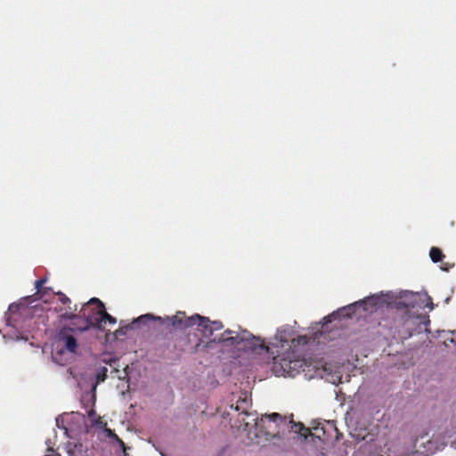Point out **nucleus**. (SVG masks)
Segmentation results:
<instances>
[{"label":"nucleus","mask_w":456,"mask_h":456,"mask_svg":"<svg viewBox=\"0 0 456 456\" xmlns=\"http://www.w3.org/2000/svg\"><path fill=\"white\" fill-rule=\"evenodd\" d=\"M391 307L395 309L393 324L395 333L404 340L414 332H420L422 325L426 327L429 323L428 316L419 311L425 308L433 310L434 305L427 293L405 291L398 300L391 304Z\"/></svg>","instance_id":"1"},{"label":"nucleus","mask_w":456,"mask_h":456,"mask_svg":"<svg viewBox=\"0 0 456 456\" xmlns=\"http://www.w3.org/2000/svg\"><path fill=\"white\" fill-rule=\"evenodd\" d=\"M259 426L265 430L266 435L271 437L279 436L281 430L289 429V431L300 435L306 439L312 436L310 428L304 426L301 422H295L293 419L287 420L286 417L273 412L262 416Z\"/></svg>","instance_id":"2"},{"label":"nucleus","mask_w":456,"mask_h":456,"mask_svg":"<svg viewBox=\"0 0 456 456\" xmlns=\"http://www.w3.org/2000/svg\"><path fill=\"white\" fill-rule=\"evenodd\" d=\"M105 306L103 303L97 297H92L87 303L84 304L81 307L80 314L82 317V323L77 325V323H72V325H76V329L78 331H86L90 328L96 329V322H93L94 315L98 312V310H104Z\"/></svg>","instance_id":"3"},{"label":"nucleus","mask_w":456,"mask_h":456,"mask_svg":"<svg viewBox=\"0 0 456 456\" xmlns=\"http://www.w3.org/2000/svg\"><path fill=\"white\" fill-rule=\"evenodd\" d=\"M250 340L254 341L251 344H252V346H254L256 347V346H258L260 348L265 347L264 346V342L259 338L254 337L252 334H250L247 330H243L240 333H236L235 331H233L232 330H226L217 338L218 343L224 344L225 346H239L242 342L250 341ZM213 341L216 342V339L214 338Z\"/></svg>","instance_id":"4"},{"label":"nucleus","mask_w":456,"mask_h":456,"mask_svg":"<svg viewBox=\"0 0 456 456\" xmlns=\"http://www.w3.org/2000/svg\"><path fill=\"white\" fill-rule=\"evenodd\" d=\"M275 339L281 344L282 347L285 346H289L295 361L298 357V346H305L308 343V338L306 336H297L294 338L293 330L289 327L279 329L275 334Z\"/></svg>","instance_id":"5"},{"label":"nucleus","mask_w":456,"mask_h":456,"mask_svg":"<svg viewBox=\"0 0 456 456\" xmlns=\"http://www.w3.org/2000/svg\"><path fill=\"white\" fill-rule=\"evenodd\" d=\"M74 327H63L58 334V341L61 343L64 348L69 353H76L78 347L77 338L72 334L73 331L77 330L76 325Z\"/></svg>","instance_id":"6"},{"label":"nucleus","mask_w":456,"mask_h":456,"mask_svg":"<svg viewBox=\"0 0 456 456\" xmlns=\"http://www.w3.org/2000/svg\"><path fill=\"white\" fill-rule=\"evenodd\" d=\"M198 314L191 316H186L183 312H177L173 316H167V321L175 328L181 330H186L190 327L195 326L197 322Z\"/></svg>","instance_id":"7"},{"label":"nucleus","mask_w":456,"mask_h":456,"mask_svg":"<svg viewBox=\"0 0 456 456\" xmlns=\"http://www.w3.org/2000/svg\"><path fill=\"white\" fill-rule=\"evenodd\" d=\"M94 316L95 317H93V322H96V329L98 330H103L107 323L115 324L117 322L116 318L109 314L105 309L103 312L101 309L98 310Z\"/></svg>","instance_id":"8"},{"label":"nucleus","mask_w":456,"mask_h":456,"mask_svg":"<svg viewBox=\"0 0 456 456\" xmlns=\"http://www.w3.org/2000/svg\"><path fill=\"white\" fill-rule=\"evenodd\" d=\"M196 319L197 322L195 325L197 326L198 331L200 332L204 338H210L214 334L210 320L208 317H204L200 314H198V318Z\"/></svg>","instance_id":"9"},{"label":"nucleus","mask_w":456,"mask_h":456,"mask_svg":"<svg viewBox=\"0 0 456 456\" xmlns=\"http://www.w3.org/2000/svg\"><path fill=\"white\" fill-rule=\"evenodd\" d=\"M248 402L247 398L240 399L237 401V404L235 406V410L240 411V415L241 419L239 420L240 424H244L246 427L249 426V422L247 421L246 418L251 416V413L248 412Z\"/></svg>","instance_id":"10"},{"label":"nucleus","mask_w":456,"mask_h":456,"mask_svg":"<svg viewBox=\"0 0 456 456\" xmlns=\"http://www.w3.org/2000/svg\"><path fill=\"white\" fill-rule=\"evenodd\" d=\"M150 320H161V317H154L152 314H150L141 315L132 324L126 325L125 327L118 329L116 331V334L117 335H126V330L128 329H132L134 325H136L139 323H146Z\"/></svg>","instance_id":"11"},{"label":"nucleus","mask_w":456,"mask_h":456,"mask_svg":"<svg viewBox=\"0 0 456 456\" xmlns=\"http://www.w3.org/2000/svg\"><path fill=\"white\" fill-rule=\"evenodd\" d=\"M381 302L382 298L379 296H370L362 300L360 304L363 305L365 310L372 311V309L379 306Z\"/></svg>","instance_id":"12"},{"label":"nucleus","mask_w":456,"mask_h":456,"mask_svg":"<svg viewBox=\"0 0 456 456\" xmlns=\"http://www.w3.org/2000/svg\"><path fill=\"white\" fill-rule=\"evenodd\" d=\"M103 431L105 432V434L107 435V436L110 439H113L115 440L118 445L120 446V448L123 450V453H124V456H128V454L126 453V446L125 444V443L123 442L122 439H120L117 435L116 433L111 430L110 428H109L108 427H106L105 428H103Z\"/></svg>","instance_id":"13"},{"label":"nucleus","mask_w":456,"mask_h":456,"mask_svg":"<svg viewBox=\"0 0 456 456\" xmlns=\"http://www.w3.org/2000/svg\"><path fill=\"white\" fill-rule=\"evenodd\" d=\"M429 256L434 263L441 262L444 255L439 248L432 247L429 251Z\"/></svg>","instance_id":"14"},{"label":"nucleus","mask_w":456,"mask_h":456,"mask_svg":"<svg viewBox=\"0 0 456 456\" xmlns=\"http://www.w3.org/2000/svg\"><path fill=\"white\" fill-rule=\"evenodd\" d=\"M58 297H59V300L64 305L67 306V308L69 310V311H77V305H74L73 306H71V300L65 295L63 294L62 292H58L57 293Z\"/></svg>","instance_id":"15"},{"label":"nucleus","mask_w":456,"mask_h":456,"mask_svg":"<svg viewBox=\"0 0 456 456\" xmlns=\"http://www.w3.org/2000/svg\"><path fill=\"white\" fill-rule=\"evenodd\" d=\"M75 311H69V313H65L62 314V318L65 320H73L76 321L73 323H77V325H80L82 323V317L81 314H74Z\"/></svg>","instance_id":"16"},{"label":"nucleus","mask_w":456,"mask_h":456,"mask_svg":"<svg viewBox=\"0 0 456 456\" xmlns=\"http://www.w3.org/2000/svg\"><path fill=\"white\" fill-rule=\"evenodd\" d=\"M107 368L102 367L101 370L96 374L97 383L103 382L107 378Z\"/></svg>","instance_id":"17"},{"label":"nucleus","mask_w":456,"mask_h":456,"mask_svg":"<svg viewBox=\"0 0 456 456\" xmlns=\"http://www.w3.org/2000/svg\"><path fill=\"white\" fill-rule=\"evenodd\" d=\"M94 426L99 428H105L107 427V422L102 419V417H97L94 421L92 422Z\"/></svg>","instance_id":"18"},{"label":"nucleus","mask_w":456,"mask_h":456,"mask_svg":"<svg viewBox=\"0 0 456 456\" xmlns=\"http://www.w3.org/2000/svg\"><path fill=\"white\" fill-rule=\"evenodd\" d=\"M46 278H41L35 282V288L37 291L39 293L42 290L44 284L46 282Z\"/></svg>","instance_id":"19"},{"label":"nucleus","mask_w":456,"mask_h":456,"mask_svg":"<svg viewBox=\"0 0 456 456\" xmlns=\"http://www.w3.org/2000/svg\"><path fill=\"white\" fill-rule=\"evenodd\" d=\"M210 324H211V328L214 332L223 329V324L221 322H218V321L210 322Z\"/></svg>","instance_id":"20"},{"label":"nucleus","mask_w":456,"mask_h":456,"mask_svg":"<svg viewBox=\"0 0 456 456\" xmlns=\"http://www.w3.org/2000/svg\"><path fill=\"white\" fill-rule=\"evenodd\" d=\"M282 367H289V368H291V363L294 362V360H292L290 358V356L289 355L288 356V360L286 358L282 359Z\"/></svg>","instance_id":"21"},{"label":"nucleus","mask_w":456,"mask_h":456,"mask_svg":"<svg viewBox=\"0 0 456 456\" xmlns=\"http://www.w3.org/2000/svg\"><path fill=\"white\" fill-rule=\"evenodd\" d=\"M88 417L93 422L94 419H95L98 416L96 414V411L94 409H92L88 411Z\"/></svg>","instance_id":"22"},{"label":"nucleus","mask_w":456,"mask_h":456,"mask_svg":"<svg viewBox=\"0 0 456 456\" xmlns=\"http://www.w3.org/2000/svg\"><path fill=\"white\" fill-rule=\"evenodd\" d=\"M324 320L326 321V322H330V316L325 317Z\"/></svg>","instance_id":"23"},{"label":"nucleus","mask_w":456,"mask_h":456,"mask_svg":"<svg viewBox=\"0 0 456 456\" xmlns=\"http://www.w3.org/2000/svg\"><path fill=\"white\" fill-rule=\"evenodd\" d=\"M379 456H385V455H383V454H380ZM386 456H389V455H386Z\"/></svg>","instance_id":"24"}]
</instances>
